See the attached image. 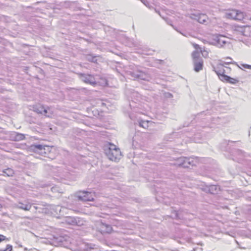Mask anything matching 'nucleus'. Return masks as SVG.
Wrapping results in <instances>:
<instances>
[{"label":"nucleus","instance_id":"nucleus-48","mask_svg":"<svg viewBox=\"0 0 251 251\" xmlns=\"http://www.w3.org/2000/svg\"><path fill=\"white\" fill-rule=\"evenodd\" d=\"M101 105L102 106H105L106 105V104L104 102H101Z\"/></svg>","mask_w":251,"mask_h":251},{"label":"nucleus","instance_id":"nucleus-18","mask_svg":"<svg viewBox=\"0 0 251 251\" xmlns=\"http://www.w3.org/2000/svg\"><path fill=\"white\" fill-rule=\"evenodd\" d=\"M194 70L196 72H199L203 68V60H196L193 61Z\"/></svg>","mask_w":251,"mask_h":251},{"label":"nucleus","instance_id":"nucleus-32","mask_svg":"<svg viewBox=\"0 0 251 251\" xmlns=\"http://www.w3.org/2000/svg\"><path fill=\"white\" fill-rule=\"evenodd\" d=\"M111 224L117 227L121 226L122 225V221L118 220H112Z\"/></svg>","mask_w":251,"mask_h":251},{"label":"nucleus","instance_id":"nucleus-2","mask_svg":"<svg viewBox=\"0 0 251 251\" xmlns=\"http://www.w3.org/2000/svg\"><path fill=\"white\" fill-rule=\"evenodd\" d=\"M104 152L109 160L114 161H119L122 156V153L119 148L111 142H106L103 146Z\"/></svg>","mask_w":251,"mask_h":251},{"label":"nucleus","instance_id":"nucleus-44","mask_svg":"<svg viewBox=\"0 0 251 251\" xmlns=\"http://www.w3.org/2000/svg\"><path fill=\"white\" fill-rule=\"evenodd\" d=\"M208 110H206V111L201 112V113H199L198 115H206L208 113Z\"/></svg>","mask_w":251,"mask_h":251},{"label":"nucleus","instance_id":"nucleus-7","mask_svg":"<svg viewBox=\"0 0 251 251\" xmlns=\"http://www.w3.org/2000/svg\"><path fill=\"white\" fill-rule=\"evenodd\" d=\"M75 196L78 201H95V193L87 190H80L76 192Z\"/></svg>","mask_w":251,"mask_h":251},{"label":"nucleus","instance_id":"nucleus-21","mask_svg":"<svg viewBox=\"0 0 251 251\" xmlns=\"http://www.w3.org/2000/svg\"><path fill=\"white\" fill-rule=\"evenodd\" d=\"M136 125H138L140 127H143L145 129L147 128L149 126V122L148 121H144L143 120H139Z\"/></svg>","mask_w":251,"mask_h":251},{"label":"nucleus","instance_id":"nucleus-10","mask_svg":"<svg viewBox=\"0 0 251 251\" xmlns=\"http://www.w3.org/2000/svg\"><path fill=\"white\" fill-rule=\"evenodd\" d=\"M201 190L210 194H217L220 191V186L218 185H202Z\"/></svg>","mask_w":251,"mask_h":251},{"label":"nucleus","instance_id":"nucleus-51","mask_svg":"<svg viewBox=\"0 0 251 251\" xmlns=\"http://www.w3.org/2000/svg\"><path fill=\"white\" fill-rule=\"evenodd\" d=\"M250 20L251 21V17L250 18Z\"/></svg>","mask_w":251,"mask_h":251},{"label":"nucleus","instance_id":"nucleus-8","mask_svg":"<svg viewBox=\"0 0 251 251\" xmlns=\"http://www.w3.org/2000/svg\"><path fill=\"white\" fill-rule=\"evenodd\" d=\"M97 229L102 234H110L113 231L111 225L106 223L104 220H101L98 223Z\"/></svg>","mask_w":251,"mask_h":251},{"label":"nucleus","instance_id":"nucleus-47","mask_svg":"<svg viewBox=\"0 0 251 251\" xmlns=\"http://www.w3.org/2000/svg\"><path fill=\"white\" fill-rule=\"evenodd\" d=\"M194 47H195L196 49H199V48H200V46H199V45L197 44H194Z\"/></svg>","mask_w":251,"mask_h":251},{"label":"nucleus","instance_id":"nucleus-45","mask_svg":"<svg viewBox=\"0 0 251 251\" xmlns=\"http://www.w3.org/2000/svg\"><path fill=\"white\" fill-rule=\"evenodd\" d=\"M29 69V67H28V66H25V67H24V69H23V71L26 73L27 74H28V73H27V70Z\"/></svg>","mask_w":251,"mask_h":251},{"label":"nucleus","instance_id":"nucleus-30","mask_svg":"<svg viewBox=\"0 0 251 251\" xmlns=\"http://www.w3.org/2000/svg\"><path fill=\"white\" fill-rule=\"evenodd\" d=\"M236 10H233L231 12H228L226 14V17L229 19H233L235 20V13Z\"/></svg>","mask_w":251,"mask_h":251},{"label":"nucleus","instance_id":"nucleus-17","mask_svg":"<svg viewBox=\"0 0 251 251\" xmlns=\"http://www.w3.org/2000/svg\"><path fill=\"white\" fill-rule=\"evenodd\" d=\"M11 138L13 141H20L25 139V135L23 133L14 132L11 134Z\"/></svg>","mask_w":251,"mask_h":251},{"label":"nucleus","instance_id":"nucleus-29","mask_svg":"<svg viewBox=\"0 0 251 251\" xmlns=\"http://www.w3.org/2000/svg\"><path fill=\"white\" fill-rule=\"evenodd\" d=\"M172 215L171 217L174 219H180V218L179 217V212L176 210H174L173 209H172L171 211Z\"/></svg>","mask_w":251,"mask_h":251},{"label":"nucleus","instance_id":"nucleus-49","mask_svg":"<svg viewBox=\"0 0 251 251\" xmlns=\"http://www.w3.org/2000/svg\"><path fill=\"white\" fill-rule=\"evenodd\" d=\"M226 58L228 59L232 60V58L230 57H227Z\"/></svg>","mask_w":251,"mask_h":251},{"label":"nucleus","instance_id":"nucleus-23","mask_svg":"<svg viewBox=\"0 0 251 251\" xmlns=\"http://www.w3.org/2000/svg\"><path fill=\"white\" fill-rule=\"evenodd\" d=\"M3 175L7 176H12L14 174V171L13 169L8 168L2 171Z\"/></svg>","mask_w":251,"mask_h":251},{"label":"nucleus","instance_id":"nucleus-13","mask_svg":"<svg viewBox=\"0 0 251 251\" xmlns=\"http://www.w3.org/2000/svg\"><path fill=\"white\" fill-rule=\"evenodd\" d=\"M98 246L89 243H82L80 249L83 251H98Z\"/></svg>","mask_w":251,"mask_h":251},{"label":"nucleus","instance_id":"nucleus-43","mask_svg":"<svg viewBox=\"0 0 251 251\" xmlns=\"http://www.w3.org/2000/svg\"><path fill=\"white\" fill-rule=\"evenodd\" d=\"M203 249L201 248L196 247L195 248L191 251H202Z\"/></svg>","mask_w":251,"mask_h":251},{"label":"nucleus","instance_id":"nucleus-46","mask_svg":"<svg viewBox=\"0 0 251 251\" xmlns=\"http://www.w3.org/2000/svg\"><path fill=\"white\" fill-rule=\"evenodd\" d=\"M156 61L160 64H161L163 63L164 61L163 60L161 59H157L156 60Z\"/></svg>","mask_w":251,"mask_h":251},{"label":"nucleus","instance_id":"nucleus-25","mask_svg":"<svg viewBox=\"0 0 251 251\" xmlns=\"http://www.w3.org/2000/svg\"><path fill=\"white\" fill-rule=\"evenodd\" d=\"M145 5H146L149 9H154V10L156 13L160 14V12L159 10H157L156 8H154L147 0H140Z\"/></svg>","mask_w":251,"mask_h":251},{"label":"nucleus","instance_id":"nucleus-20","mask_svg":"<svg viewBox=\"0 0 251 251\" xmlns=\"http://www.w3.org/2000/svg\"><path fill=\"white\" fill-rule=\"evenodd\" d=\"M193 17H192V18L197 20V21L201 23V24H204L206 22V16L204 15H193Z\"/></svg>","mask_w":251,"mask_h":251},{"label":"nucleus","instance_id":"nucleus-11","mask_svg":"<svg viewBox=\"0 0 251 251\" xmlns=\"http://www.w3.org/2000/svg\"><path fill=\"white\" fill-rule=\"evenodd\" d=\"M224 67L230 69V68L227 67L226 66H224L223 64L220 63H218L216 67L213 66V71L217 75L220 79L222 78V76L223 75H226V71L224 68Z\"/></svg>","mask_w":251,"mask_h":251},{"label":"nucleus","instance_id":"nucleus-16","mask_svg":"<svg viewBox=\"0 0 251 251\" xmlns=\"http://www.w3.org/2000/svg\"><path fill=\"white\" fill-rule=\"evenodd\" d=\"M32 205V204L25 201L24 202H19L17 204V207L25 211H29L31 209Z\"/></svg>","mask_w":251,"mask_h":251},{"label":"nucleus","instance_id":"nucleus-19","mask_svg":"<svg viewBox=\"0 0 251 251\" xmlns=\"http://www.w3.org/2000/svg\"><path fill=\"white\" fill-rule=\"evenodd\" d=\"M87 112L90 114V117L93 116L97 117L100 115L99 111L95 107L88 108Z\"/></svg>","mask_w":251,"mask_h":251},{"label":"nucleus","instance_id":"nucleus-4","mask_svg":"<svg viewBox=\"0 0 251 251\" xmlns=\"http://www.w3.org/2000/svg\"><path fill=\"white\" fill-rule=\"evenodd\" d=\"M78 75L79 78L86 84L95 86L99 83L98 80L100 78L99 75L82 73Z\"/></svg>","mask_w":251,"mask_h":251},{"label":"nucleus","instance_id":"nucleus-14","mask_svg":"<svg viewBox=\"0 0 251 251\" xmlns=\"http://www.w3.org/2000/svg\"><path fill=\"white\" fill-rule=\"evenodd\" d=\"M55 241L57 242L59 246L66 247L69 243V237L67 236H54Z\"/></svg>","mask_w":251,"mask_h":251},{"label":"nucleus","instance_id":"nucleus-22","mask_svg":"<svg viewBox=\"0 0 251 251\" xmlns=\"http://www.w3.org/2000/svg\"><path fill=\"white\" fill-rule=\"evenodd\" d=\"M245 14L244 12H241L240 10H236V12L235 13V20L236 21H242L244 19Z\"/></svg>","mask_w":251,"mask_h":251},{"label":"nucleus","instance_id":"nucleus-40","mask_svg":"<svg viewBox=\"0 0 251 251\" xmlns=\"http://www.w3.org/2000/svg\"><path fill=\"white\" fill-rule=\"evenodd\" d=\"M242 66L245 69H248L251 70V65H249L247 64H242Z\"/></svg>","mask_w":251,"mask_h":251},{"label":"nucleus","instance_id":"nucleus-12","mask_svg":"<svg viewBox=\"0 0 251 251\" xmlns=\"http://www.w3.org/2000/svg\"><path fill=\"white\" fill-rule=\"evenodd\" d=\"M235 141H232L230 140H223L219 145V148L220 150L222 151H225V154H229V152L231 151L232 149H230V147L229 146V143H235Z\"/></svg>","mask_w":251,"mask_h":251},{"label":"nucleus","instance_id":"nucleus-26","mask_svg":"<svg viewBox=\"0 0 251 251\" xmlns=\"http://www.w3.org/2000/svg\"><path fill=\"white\" fill-rule=\"evenodd\" d=\"M35 111L38 113L46 115L48 113V110L42 106H39L38 108H35Z\"/></svg>","mask_w":251,"mask_h":251},{"label":"nucleus","instance_id":"nucleus-9","mask_svg":"<svg viewBox=\"0 0 251 251\" xmlns=\"http://www.w3.org/2000/svg\"><path fill=\"white\" fill-rule=\"evenodd\" d=\"M225 38L226 37L222 34H214L212 36L211 44L218 48H221L226 43Z\"/></svg>","mask_w":251,"mask_h":251},{"label":"nucleus","instance_id":"nucleus-38","mask_svg":"<svg viewBox=\"0 0 251 251\" xmlns=\"http://www.w3.org/2000/svg\"><path fill=\"white\" fill-rule=\"evenodd\" d=\"M5 240L8 241L9 240L8 238H6V237L4 236L3 235L0 234V243Z\"/></svg>","mask_w":251,"mask_h":251},{"label":"nucleus","instance_id":"nucleus-36","mask_svg":"<svg viewBox=\"0 0 251 251\" xmlns=\"http://www.w3.org/2000/svg\"><path fill=\"white\" fill-rule=\"evenodd\" d=\"M168 24L171 25V26H172L173 27V28L176 30L177 32H178L179 33H180V34H181L182 35H184V36H185L183 33L181 32L180 31H178L176 28L171 24V21L170 20V19H167L166 20Z\"/></svg>","mask_w":251,"mask_h":251},{"label":"nucleus","instance_id":"nucleus-24","mask_svg":"<svg viewBox=\"0 0 251 251\" xmlns=\"http://www.w3.org/2000/svg\"><path fill=\"white\" fill-rule=\"evenodd\" d=\"M97 56L96 55H94L92 54H89L86 56V59L92 63H97Z\"/></svg>","mask_w":251,"mask_h":251},{"label":"nucleus","instance_id":"nucleus-50","mask_svg":"<svg viewBox=\"0 0 251 251\" xmlns=\"http://www.w3.org/2000/svg\"><path fill=\"white\" fill-rule=\"evenodd\" d=\"M248 192H250V193H251V191H248Z\"/></svg>","mask_w":251,"mask_h":251},{"label":"nucleus","instance_id":"nucleus-39","mask_svg":"<svg viewBox=\"0 0 251 251\" xmlns=\"http://www.w3.org/2000/svg\"><path fill=\"white\" fill-rule=\"evenodd\" d=\"M154 51V50H153L148 49L147 50H145V53L147 55H151V54H152V52Z\"/></svg>","mask_w":251,"mask_h":251},{"label":"nucleus","instance_id":"nucleus-33","mask_svg":"<svg viewBox=\"0 0 251 251\" xmlns=\"http://www.w3.org/2000/svg\"><path fill=\"white\" fill-rule=\"evenodd\" d=\"M131 98L132 99L133 98H136L135 100H137L139 98H140V94L138 92L133 90L131 92Z\"/></svg>","mask_w":251,"mask_h":251},{"label":"nucleus","instance_id":"nucleus-5","mask_svg":"<svg viewBox=\"0 0 251 251\" xmlns=\"http://www.w3.org/2000/svg\"><path fill=\"white\" fill-rule=\"evenodd\" d=\"M247 153L241 150L237 149H232L229 154H225L226 158L229 159H232L234 161L242 163L245 157H246Z\"/></svg>","mask_w":251,"mask_h":251},{"label":"nucleus","instance_id":"nucleus-37","mask_svg":"<svg viewBox=\"0 0 251 251\" xmlns=\"http://www.w3.org/2000/svg\"><path fill=\"white\" fill-rule=\"evenodd\" d=\"M164 96L166 98H172L173 97V94L170 92H165Z\"/></svg>","mask_w":251,"mask_h":251},{"label":"nucleus","instance_id":"nucleus-6","mask_svg":"<svg viewBox=\"0 0 251 251\" xmlns=\"http://www.w3.org/2000/svg\"><path fill=\"white\" fill-rule=\"evenodd\" d=\"M198 160V157L191 156L184 157L181 156L177 159V163L179 166H181L184 168H188L196 165Z\"/></svg>","mask_w":251,"mask_h":251},{"label":"nucleus","instance_id":"nucleus-35","mask_svg":"<svg viewBox=\"0 0 251 251\" xmlns=\"http://www.w3.org/2000/svg\"><path fill=\"white\" fill-rule=\"evenodd\" d=\"M221 62L220 63H222V64H223L224 66H226V65H229V64H235V65H237V63L236 62H234V61H231V62H225V61H222L221 60H220Z\"/></svg>","mask_w":251,"mask_h":251},{"label":"nucleus","instance_id":"nucleus-1","mask_svg":"<svg viewBox=\"0 0 251 251\" xmlns=\"http://www.w3.org/2000/svg\"><path fill=\"white\" fill-rule=\"evenodd\" d=\"M27 150L51 159H54L56 156L55 150L53 146L34 143L28 146Z\"/></svg>","mask_w":251,"mask_h":251},{"label":"nucleus","instance_id":"nucleus-31","mask_svg":"<svg viewBox=\"0 0 251 251\" xmlns=\"http://www.w3.org/2000/svg\"><path fill=\"white\" fill-rule=\"evenodd\" d=\"M51 191L53 193H62V189L57 186H53L51 188Z\"/></svg>","mask_w":251,"mask_h":251},{"label":"nucleus","instance_id":"nucleus-42","mask_svg":"<svg viewBox=\"0 0 251 251\" xmlns=\"http://www.w3.org/2000/svg\"><path fill=\"white\" fill-rule=\"evenodd\" d=\"M194 142L196 143H201V138L197 139V135H195V136L194 137Z\"/></svg>","mask_w":251,"mask_h":251},{"label":"nucleus","instance_id":"nucleus-3","mask_svg":"<svg viewBox=\"0 0 251 251\" xmlns=\"http://www.w3.org/2000/svg\"><path fill=\"white\" fill-rule=\"evenodd\" d=\"M129 70H126L127 75L131 76L134 80L149 81L151 76L146 71L139 69L134 65L128 66Z\"/></svg>","mask_w":251,"mask_h":251},{"label":"nucleus","instance_id":"nucleus-28","mask_svg":"<svg viewBox=\"0 0 251 251\" xmlns=\"http://www.w3.org/2000/svg\"><path fill=\"white\" fill-rule=\"evenodd\" d=\"M192 56L193 61L196 60H202V59L200 57V53L197 51L194 50L192 53Z\"/></svg>","mask_w":251,"mask_h":251},{"label":"nucleus","instance_id":"nucleus-34","mask_svg":"<svg viewBox=\"0 0 251 251\" xmlns=\"http://www.w3.org/2000/svg\"><path fill=\"white\" fill-rule=\"evenodd\" d=\"M13 250V246L11 245L7 244L5 249L3 250H0V251H12Z\"/></svg>","mask_w":251,"mask_h":251},{"label":"nucleus","instance_id":"nucleus-41","mask_svg":"<svg viewBox=\"0 0 251 251\" xmlns=\"http://www.w3.org/2000/svg\"><path fill=\"white\" fill-rule=\"evenodd\" d=\"M33 69H35L36 70H37V72L41 74V73H42V72H43V69H42L40 68H38V67H36V66H33Z\"/></svg>","mask_w":251,"mask_h":251},{"label":"nucleus","instance_id":"nucleus-27","mask_svg":"<svg viewBox=\"0 0 251 251\" xmlns=\"http://www.w3.org/2000/svg\"><path fill=\"white\" fill-rule=\"evenodd\" d=\"M68 223L72 225L79 226V220L77 218H71L68 219Z\"/></svg>","mask_w":251,"mask_h":251},{"label":"nucleus","instance_id":"nucleus-15","mask_svg":"<svg viewBox=\"0 0 251 251\" xmlns=\"http://www.w3.org/2000/svg\"><path fill=\"white\" fill-rule=\"evenodd\" d=\"M220 80L223 82L232 84H235L239 82L238 79L231 77V76L226 75H223L222 76V78Z\"/></svg>","mask_w":251,"mask_h":251}]
</instances>
